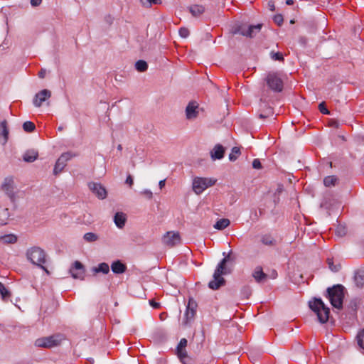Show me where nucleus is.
<instances>
[{
	"instance_id": "15",
	"label": "nucleus",
	"mask_w": 364,
	"mask_h": 364,
	"mask_svg": "<svg viewBox=\"0 0 364 364\" xmlns=\"http://www.w3.org/2000/svg\"><path fill=\"white\" fill-rule=\"evenodd\" d=\"M89 188L98 198L105 199L107 197V191L100 183H90Z\"/></svg>"
},
{
	"instance_id": "3",
	"label": "nucleus",
	"mask_w": 364,
	"mask_h": 364,
	"mask_svg": "<svg viewBox=\"0 0 364 364\" xmlns=\"http://www.w3.org/2000/svg\"><path fill=\"white\" fill-rule=\"evenodd\" d=\"M310 309L316 313L318 321L324 323L329 318L330 310L321 299H314L309 302Z\"/></svg>"
},
{
	"instance_id": "54",
	"label": "nucleus",
	"mask_w": 364,
	"mask_h": 364,
	"mask_svg": "<svg viewBox=\"0 0 364 364\" xmlns=\"http://www.w3.org/2000/svg\"><path fill=\"white\" fill-rule=\"evenodd\" d=\"M286 4L287 5H292L294 4V1L293 0H287Z\"/></svg>"
},
{
	"instance_id": "1",
	"label": "nucleus",
	"mask_w": 364,
	"mask_h": 364,
	"mask_svg": "<svg viewBox=\"0 0 364 364\" xmlns=\"http://www.w3.org/2000/svg\"><path fill=\"white\" fill-rule=\"evenodd\" d=\"M231 252H229L218 264L213 274V279L209 282L208 287L213 290L218 289L225 284V279L223 275L227 274L229 272L227 269L226 264L230 259Z\"/></svg>"
},
{
	"instance_id": "28",
	"label": "nucleus",
	"mask_w": 364,
	"mask_h": 364,
	"mask_svg": "<svg viewBox=\"0 0 364 364\" xmlns=\"http://www.w3.org/2000/svg\"><path fill=\"white\" fill-rule=\"evenodd\" d=\"M189 11L193 16L197 17L204 12L205 9L200 5H193L189 8Z\"/></svg>"
},
{
	"instance_id": "37",
	"label": "nucleus",
	"mask_w": 364,
	"mask_h": 364,
	"mask_svg": "<svg viewBox=\"0 0 364 364\" xmlns=\"http://www.w3.org/2000/svg\"><path fill=\"white\" fill-rule=\"evenodd\" d=\"M142 5L145 7H151L153 4H158L160 0H141Z\"/></svg>"
},
{
	"instance_id": "14",
	"label": "nucleus",
	"mask_w": 364,
	"mask_h": 364,
	"mask_svg": "<svg viewBox=\"0 0 364 364\" xmlns=\"http://www.w3.org/2000/svg\"><path fill=\"white\" fill-rule=\"evenodd\" d=\"M163 242L168 247H173L181 243L180 235L178 232H168L163 238Z\"/></svg>"
},
{
	"instance_id": "50",
	"label": "nucleus",
	"mask_w": 364,
	"mask_h": 364,
	"mask_svg": "<svg viewBox=\"0 0 364 364\" xmlns=\"http://www.w3.org/2000/svg\"><path fill=\"white\" fill-rule=\"evenodd\" d=\"M149 304L154 309H159L160 307V304L154 300H149Z\"/></svg>"
},
{
	"instance_id": "4",
	"label": "nucleus",
	"mask_w": 364,
	"mask_h": 364,
	"mask_svg": "<svg viewBox=\"0 0 364 364\" xmlns=\"http://www.w3.org/2000/svg\"><path fill=\"white\" fill-rule=\"evenodd\" d=\"M327 291L331 305L336 309H341L343 306L344 287L341 284H337L328 288Z\"/></svg>"
},
{
	"instance_id": "52",
	"label": "nucleus",
	"mask_w": 364,
	"mask_h": 364,
	"mask_svg": "<svg viewBox=\"0 0 364 364\" xmlns=\"http://www.w3.org/2000/svg\"><path fill=\"white\" fill-rule=\"evenodd\" d=\"M165 183H166V181L165 180L160 181L159 183V188L161 189H162L165 186Z\"/></svg>"
},
{
	"instance_id": "7",
	"label": "nucleus",
	"mask_w": 364,
	"mask_h": 364,
	"mask_svg": "<svg viewBox=\"0 0 364 364\" xmlns=\"http://www.w3.org/2000/svg\"><path fill=\"white\" fill-rule=\"evenodd\" d=\"M216 183V179L212 178L196 177L193 181V190L199 195L202 193L206 188L213 186Z\"/></svg>"
},
{
	"instance_id": "38",
	"label": "nucleus",
	"mask_w": 364,
	"mask_h": 364,
	"mask_svg": "<svg viewBox=\"0 0 364 364\" xmlns=\"http://www.w3.org/2000/svg\"><path fill=\"white\" fill-rule=\"evenodd\" d=\"M327 263L328 264V267L329 268L333 271V272H338L339 271L340 268H341V266L340 265H334L333 264V259H327Z\"/></svg>"
},
{
	"instance_id": "26",
	"label": "nucleus",
	"mask_w": 364,
	"mask_h": 364,
	"mask_svg": "<svg viewBox=\"0 0 364 364\" xmlns=\"http://www.w3.org/2000/svg\"><path fill=\"white\" fill-rule=\"evenodd\" d=\"M0 241L6 244H14L17 241V237L14 234L5 235L0 237Z\"/></svg>"
},
{
	"instance_id": "31",
	"label": "nucleus",
	"mask_w": 364,
	"mask_h": 364,
	"mask_svg": "<svg viewBox=\"0 0 364 364\" xmlns=\"http://www.w3.org/2000/svg\"><path fill=\"white\" fill-rule=\"evenodd\" d=\"M240 154V150L238 147H233L231 153L229 154V159L231 161H235Z\"/></svg>"
},
{
	"instance_id": "6",
	"label": "nucleus",
	"mask_w": 364,
	"mask_h": 364,
	"mask_svg": "<svg viewBox=\"0 0 364 364\" xmlns=\"http://www.w3.org/2000/svg\"><path fill=\"white\" fill-rule=\"evenodd\" d=\"M265 81L269 89L272 90L277 92L282 91L284 82L278 73H269L266 76Z\"/></svg>"
},
{
	"instance_id": "9",
	"label": "nucleus",
	"mask_w": 364,
	"mask_h": 364,
	"mask_svg": "<svg viewBox=\"0 0 364 364\" xmlns=\"http://www.w3.org/2000/svg\"><path fill=\"white\" fill-rule=\"evenodd\" d=\"M73 156H75V154H72L71 152H65L62 154L55 164L53 169L54 175H58L62 172V171L65 167L67 162Z\"/></svg>"
},
{
	"instance_id": "46",
	"label": "nucleus",
	"mask_w": 364,
	"mask_h": 364,
	"mask_svg": "<svg viewBox=\"0 0 364 364\" xmlns=\"http://www.w3.org/2000/svg\"><path fill=\"white\" fill-rule=\"evenodd\" d=\"M243 294L245 295V297L248 299L249 296L251 294V289L248 287H245L242 289Z\"/></svg>"
},
{
	"instance_id": "53",
	"label": "nucleus",
	"mask_w": 364,
	"mask_h": 364,
	"mask_svg": "<svg viewBox=\"0 0 364 364\" xmlns=\"http://www.w3.org/2000/svg\"><path fill=\"white\" fill-rule=\"evenodd\" d=\"M268 5H269V9H270V10H271V11H274L275 7H274V3H273V2L269 1V2L268 3Z\"/></svg>"
},
{
	"instance_id": "57",
	"label": "nucleus",
	"mask_w": 364,
	"mask_h": 364,
	"mask_svg": "<svg viewBox=\"0 0 364 364\" xmlns=\"http://www.w3.org/2000/svg\"><path fill=\"white\" fill-rule=\"evenodd\" d=\"M3 285L4 284L1 282H0V288L2 287Z\"/></svg>"
},
{
	"instance_id": "39",
	"label": "nucleus",
	"mask_w": 364,
	"mask_h": 364,
	"mask_svg": "<svg viewBox=\"0 0 364 364\" xmlns=\"http://www.w3.org/2000/svg\"><path fill=\"white\" fill-rule=\"evenodd\" d=\"M358 343L359 346L364 350V329L358 335Z\"/></svg>"
},
{
	"instance_id": "33",
	"label": "nucleus",
	"mask_w": 364,
	"mask_h": 364,
	"mask_svg": "<svg viewBox=\"0 0 364 364\" xmlns=\"http://www.w3.org/2000/svg\"><path fill=\"white\" fill-rule=\"evenodd\" d=\"M23 129L26 132H32L35 130L36 126L32 122L27 121L23 124Z\"/></svg>"
},
{
	"instance_id": "5",
	"label": "nucleus",
	"mask_w": 364,
	"mask_h": 364,
	"mask_svg": "<svg viewBox=\"0 0 364 364\" xmlns=\"http://www.w3.org/2000/svg\"><path fill=\"white\" fill-rule=\"evenodd\" d=\"M63 340V336L62 335H53L36 339L35 346L39 348H50L58 346Z\"/></svg>"
},
{
	"instance_id": "19",
	"label": "nucleus",
	"mask_w": 364,
	"mask_h": 364,
	"mask_svg": "<svg viewBox=\"0 0 364 364\" xmlns=\"http://www.w3.org/2000/svg\"><path fill=\"white\" fill-rule=\"evenodd\" d=\"M111 269L114 274H123L127 270V266L120 260H117L112 263Z\"/></svg>"
},
{
	"instance_id": "29",
	"label": "nucleus",
	"mask_w": 364,
	"mask_h": 364,
	"mask_svg": "<svg viewBox=\"0 0 364 364\" xmlns=\"http://www.w3.org/2000/svg\"><path fill=\"white\" fill-rule=\"evenodd\" d=\"M177 351V355L181 360V362H183L184 364H188V362L191 361V358L187 354V351L186 349L182 350H178Z\"/></svg>"
},
{
	"instance_id": "32",
	"label": "nucleus",
	"mask_w": 364,
	"mask_h": 364,
	"mask_svg": "<svg viewBox=\"0 0 364 364\" xmlns=\"http://www.w3.org/2000/svg\"><path fill=\"white\" fill-rule=\"evenodd\" d=\"M83 238L88 242H95L98 240V235L94 232H87L84 235Z\"/></svg>"
},
{
	"instance_id": "30",
	"label": "nucleus",
	"mask_w": 364,
	"mask_h": 364,
	"mask_svg": "<svg viewBox=\"0 0 364 364\" xmlns=\"http://www.w3.org/2000/svg\"><path fill=\"white\" fill-rule=\"evenodd\" d=\"M136 69L139 72H144L148 68V65L146 61L139 60L135 64Z\"/></svg>"
},
{
	"instance_id": "11",
	"label": "nucleus",
	"mask_w": 364,
	"mask_h": 364,
	"mask_svg": "<svg viewBox=\"0 0 364 364\" xmlns=\"http://www.w3.org/2000/svg\"><path fill=\"white\" fill-rule=\"evenodd\" d=\"M262 26V25L260 23L257 25L242 26L240 27L238 31L242 36L252 38L260 31Z\"/></svg>"
},
{
	"instance_id": "23",
	"label": "nucleus",
	"mask_w": 364,
	"mask_h": 364,
	"mask_svg": "<svg viewBox=\"0 0 364 364\" xmlns=\"http://www.w3.org/2000/svg\"><path fill=\"white\" fill-rule=\"evenodd\" d=\"M92 272L94 274L102 273V274H108L109 272V266L106 262H102V263L99 264L97 267H94L92 269Z\"/></svg>"
},
{
	"instance_id": "16",
	"label": "nucleus",
	"mask_w": 364,
	"mask_h": 364,
	"mask_svg": "<svg viewBox=\"0 0 364 364\" xmlns=\"http://www.w3.org/2000/svg\"><path fill=\"white\" fill-rule=\"evenodd\" d=\"M50 96H51V92L50 90H46V89L40 91L39 92H38L35 95V97L33 101V105L36 107H39L41 106L43 102H45L48 98H50Z\"/></svg>"
},
{
	"instance_id": "51",
	"label": "nucleus",
	"mask_w": 364,
	"mask_h": 364,
	"mask_svg": "<svg viewBox=\"0 0 364 364\" xmlns=\"http://www.w3.org/2000/svg\"><path fill=\"white\" fill-rule=\"evenodd\" d=\"M45 75L46 70L43 69L41 70V71L38 73V76L40 78H43L45 77Z\"/></svg>"
},
{
	"instance_id": "25",
	"label": "nucleus",
	"mask_w": 364,
	"mask_h": 364,
	"mask_svg": "<svg viewBox=\"0 0 364 364\" xmlns=\"http://www.w3.org/2000/svg\"><path fill=\"white\" fill-rule=\"evenodd\" d=\"M230 224V221L229 219H227V218H222V219H220L218 220L215 224L214 225V228L217 229V230H224L227 227H228Z\"/></svg>"
},
{
	"instance_id": "8",
	"label": "nucleus",
	"mask_w": 364,
	"mask_h": 364,
	"mask_svg": "<svg viewBox=\"0 0 364 364\" xmlns=\"http://www.w3.org/2000/svg\"><path fill=\"white\" fill-rule=\"evenodd\" d=\"M3 192L14 202L16 196V186L12 177H7L4 179L1 187Z\"/></svg>"
},
{
	"instance_id": "22",
	"label": "nucleus",
	"mask_w": 364,
	"mask_h": 364,
	"mask_svg": "<svg viewBox=\"0 0 364 364\" xmlns=\"http://www.w3.org/2000/svg\"><path fill=\"white\" fill-rule=\"evenodd\" d=\"M252 277L257 282H261L267 277V275L264 273L261 267H257L252 273Z\"/></svg>"
},
{
	"instance_id": "21",
	"label": "nucleus",
	"mask_w": 364,
	"mask_h": 364,
	"mask_svg": "<svg viewBox=\"0 0 364 364\" xmlns=\"http://www.w3.org/2000/svg\"><path fill=\"white\" fill-rule=\"evenodd\" d=\"M38 152L33 149H31V150H28L24 153V154L23 156V159L24 161L31 163V162H33L34 161H36L38 158Z\"/></svg>"
},
{
	"instance_id": "42",
	"label": "nucleus",
	"mask_w": 364,
	"mask_h": 364,
	"mask_svg": "<svg viewBox=\"0 0 364 364\" xmlns=\"http://www.w3.org/2000/svg\"><path fill=\"white\" fill-rule=\"evenodd\" d=\"M187 343L188 341L186 338H181L177 346L176 350L186 349V347L187 346Z\"/></svg>"
},
{
	"instance_id": "41",
	"label": "nucleus",
	"mask_w": 364,
	"mask_h": 364,
	"mask_svg": "<svg viewBox=\"0 0 364 364\" xmlns=\"http://www.w3.org/2000/svg\"><path fill=\"white\" fill-rule=\"evenodd\" d=\"M318 109L323 114H329L330 113L323 102L319 104Z\"/></svg>"
},
{
	"instance_id": "56",
	"label": "nucleus",
	"mask_w": 364,
	"mask_h": 364,
	"mask_svg": "<svg viewBox=\"0 0 364 364\" xmlns=\"http://www.w3.org/2000/svg\"><path fill=\"white\" fill-rule=\"evenodd\" d=\"M259 117L262 118V119H264V118H266L267 117L262 114H259Z\"/></svg>"
},
{
	"instance_id": "47",
	"label": "nucleus",
	"mask_w": 364,
	"mask_h": 364,
	"mask_svg": "<svg viewBox=\"0 0 364 364\" xmlns=\"http://www.w3.org/2000/svg\"><path fill=\"white\" fill-rule=\"evenodd\" d=\"M274 21L278 24L280 25L283 22V18L281 15H277L274 16Z\"/></svg>"
},
{
	"instance_id": "43",
	"label": "nucleus",
	"mask_w": 364,
	"mask_h": 364,
	"mask_svg": "<svg viewBox=\"0 0 364 364\" xmlns=\"http://www.w3.org/2000/svg\"><path fill=\"white\" fill-rule=\"evenodd\" d=\"M189 33V30L186 28L183 27L179 29V34L182 38H187Z\"/></svg>"
},
{
	"instance_id": "36",
	"label": "nucleus",
	"mask_w": 364,
	"mask_h": 364,
	"mask_svg": "<svg viewBox=\"0 0 364 364\" xmlns=\"http://www.w3.org/2000/svg\"><path fill=\"white\" fill-rule=\"evenodd\" d=\"M0 294L4 301L9 299L11 296V293L5 288L4 285L0 288Z\"/></svg>"
},
{
	"instance_id": "13",
	"label": "nucleus",
	"mask_w": 364,
	"mask_h": 364,
	"mask_svg": "<svg viewBox=\"0 0 364 364\" xmlns=\"http://www.w3.org/2000/svg\"><path fill=\"white\" fill-rule=\"evenodd\" d=\"M200 110V108L199 107V105L197 102H190L186 108V118L189 120L196 119L198 116Z\"/></svg>"
},
{
	"instance_id": "34",
	"label": "nucleus",
	"mask_w": 364,
	"mask_h": 364,
	"mask_svg": "<svg viewBox=\"0 0 364 364\" xmlns=\"http://www.w3.org/2000/svg\"><path fill=\"white\" fill-rule=\"evenodd\" d=\"M337 178L334 176H327L323 180V183L326 186L329 187L331 186H334L336 183Z\"/></svg>"
},
{
	"instance_id": "18",
	"label": "nucleus",
	"mask_w": 364,
	"mask_h": 364,
	"mask_svg": "<svg viewBox=\"0 0 364 364\" xmlns=\"http://www.w3.org/2000/svg\"><path fill=\"white\" fill-rule=\"evenodd\" d=\"M225 149L220 144L215 146L213 149L210 152L211 158L213 160L221 159L224 156Z\"/></svg>"
},
{
	"instance_id": "12",
	"label": "nucleus",
	"mask_w": 364,
	"mask_h": 364,
	"mask_svg": "<svg viewBox=\"0 0 364 364\" xmlns=\"http://www.w3.org/2000/svg\"><path fill=\"white\" fill-rule=\"evenodd\" d=\"M70 273L74 279H83L85 277V269L80 262L75 261L70 269Z\"/></svg>"
},
{
	"instance_id": "35",
	"label": "nucleus",
	"mask_w": 364,
	"mask_h": 364,
	"mask_svg": "<svg viewBox=\"0 0 364 364\" xmlns=\"http://www.w3.org/2000/svg\"><path fill=\"white\" fill-rule=\"evenodd\" d=\"M270 57L273 60L284 61L283 54L280 52H270Z\"/></svg>"
},
{
	"instance_id": "55",
	"label": "nucleus",
	"mask_w": 364,
	"mask_h": 364,
	"mask_svg": "<svg viewBox=\"0 0 364 364\" xmlns=\"http://www.w3.org/2000/svg\"><path fill=\"white\" fill-rule=\"evenodd\" d=\"M117 149L121 151L122 149V146L121 144H119L118 146H117Z\"/></svg>"
},
{
	"instance_id": "24",
	"label": "nucleus",
	"mask_w": 364,
	"mask_h": 364,
	"mask_svg": "<svg viewBox=\"0 0 364 364\" xmlns=\"http://www.w3.org/2000/svg\"><path fill=\"white\" fill-rule=\"evenodd\" d=\"M0 135L4 137V144H6L9 138V129L6 120L0 123Z\"/></svg>"
},
{
	"instance_id": "20",
	"label": "nucleus",
	"mask_w": 364,
	"mask_h": 364,
	"mask_svg": "<svg viewBox=\"0 0 364 364\" xmlns=\"http://www.w3.org/2000/svg\"><path fill=\"white\" fill-rule=\"evenodd\" d=\"M127 221V216L122 212H117L114 216V222L116 226L119 228H122L125 225Z\"/></svg>"
},
{
	"instance_id": "17",
	"label": "nucleus",
	"mask_w": 364,
	"mask_h": 364,
	"mask_svg": "<svg viewBox=\"0 0 364 364\" xmlns=\"http://www.w3.org/2000/svg\"><path fill=\"white\" fill-rule=\"evenodd\" d=\"M260 242L268 247H274L277 245L276 238L270 234H264L260 236Z\"/></svg>"
},
{
	"instance_id": "2",
	"label": "nucleus",
	"mask_w": 364,
	"mask_h": 364,
	"mask_svg": "<svg viewBox=\"0 0 364 364\" xmlns=\"http://www.w3.org/2000/svg\"><path fill=\"white\" fill-rule=\"evenodd\" d=\"M26 255L27 259L32 264L42 269L47 274H50L48 269L45 267L48 256L43 249L34 246L28 249Z\"/></svg>"
},
{
	"instance_id": "45",
	"label": "nucleus",
	"mask_w": 364,
	"mask_h": 364,
	"mask_svg": "<svg viewBox=\"0 0 364 364\" xmlns=\"http://www.w3.org/2000/svg\"><path fill=\"white\" fill-rule=\"evenodd\" d=\"M252 167L255 169H261L262 164L259 159H255L252 161Z\"/></svg>"
},
{
	"instance_id": "10",
	"label": "nucleus",
	"mask_w": 364,
	"mask_h": 364,
	"mask_svg": "<svg viewBox=\"0 0 364 364\" xmlns=\"http://www.w3.org/2000/svg\"><path fill=\"white\" fill-rule=\"evenodd\" d=\"M197 304L193 299H190L186 306V310L184 314L183 325L187 326L194 318L196 314Z\"/></svg>"
},
{
	"instance_id": "44",
	"label": "nucleus",
	"mask_w": 364,
	"mask_h": 364,
	"mask_svg": "<svg viewBox=\"0 0 364 364\" xmlns=\"http://www.w3.org/2000/svg\"><path fill=\"white\" fill-rule=\"evenodd\" d=\"M141 195L146 197L147 199L151 200L153 198V193L150 190L146 189L140 193Z\"/></svg>"
},
{
	"instance_id": "49",
	"label": "nucleus",
	"mask_w": 364,
	"mask_h": 364,
	"mask_svg": "<svg viewBox=\"0 0 364 364\" xmlns=\"http://www.w3.org/2000/svg\"><path fill=\"white\" fill-rule=\"evenodd\" d=\"M42 2V0H31V5L33 7L38 6Z\"/></svg>"
},
{
	"instance_id": "27",
	"label": "nucleus",
	"mask_w": 364,
	"mask_h": 364,
	"mask_svg": "<svg viewBox=\"0 0 364 364\" xmlns=\"http://www.w3.org/2000/svg\"><path fill=\"white\" fill-rule=\"evenodd\" d=\"M355 282L358 287H364V269L359 270L355 275Z\"/></svg>"
},
{
	"instance_id": "48",
	"label": "nucleus",
	"mask_w": 364,
	"mask_h": 364,
	"mask_svg": "<svg viewBox=\"0 0 364 364\" xmlns=\"http://www.w3.org/2000/svg\"><path fill=\"white\" fill-rule=\"evenodd\" d=\"M126 183L128 184L130 187L132 186V185L134 183V179H133V178H132V176L131 175H129L127 177Z\"/></svg>"
},
{
	"instance_id": "40",
	"label": "nucleus",
	"mask_w": 364,
	"mask_h": 364,
	"mask_svg": "<svg viewBox=\"0 0 364 364\" xmlns=\"http://www.w3.org/2000/svg\"><path fill=\"white\" fill-rule=\"evenodd\" d=\"M1 216L3 218L1 219V223L4 224H6V220L9 217V209L8 208L2 209Z\"/></svg>"
}]
</instances>
